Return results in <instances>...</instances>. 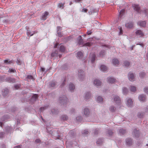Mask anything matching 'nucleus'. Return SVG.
Returning <instances> with one entry per match:
<instances>
[{"mask_svg":"<svg viewBox=\"0 0 148 148\" xmlns=\"http://www.w3.org/2000/svg\"><path fill=\"white\" fill-rule=\"evenodd\" d=\"M123 64L124 66L127 67H129L130 65V62L127 60L124 61L123 63Z\"/></svg>","mask_w":148,"mask_h":148,"instance_id":"obj_39","label":"nucleus"},{"mask_svg":"<svg viewBox=\"0 0 148 148\" xmlns=\"http://www.w3.org/2000/svg\"><path fill=\"white\" fill-rule=\"evenodd\" d=\"M5 133L4 132H0V138H3L5 136Z\"/></svg>","mask_w":148,"mask_h":148,"instance_id":"obj_50","label":"nucleus"},{"mask_svg":"<svg viewBox=\"0 0 148 148\" xmlns=\"http://www.w3.org/2000/svg\"><path fill=\"white\" fill-rule=\"evenodd\" d=\"M20 86H21V85H20V84H19V85H17V84L15 85L14 86V88H15L16 89H18L20 87Z\"/></svg>","mask_w":148,"mask_h":148,"instance_id":"obj_62","label":"nucleus"},{"mask_svg":"<svg viewBox=\"0 0 148 148\" xmlns=\"http://www.w3.org/2000/svg\"><path fill=\"white\" fill-rule=\"evenodd\" d=\"M140 101H145L146 100V96L144 95H140L138 97Z\"/></svg>","mask_w":148,"mask_h":148,"instance_id":"obj_25","label":"nucleus"},{"mask_svg":"<svg viewBox=\"0 0 148 148\" xmlns=\"http://www.w3.org/2000/svg\"><path fill=\"white\" fill-rule=\"evenodd\" d=\"M69 134L70 136L71 137H73L75 135V133L73 130H71Z\"/></svg>","mask_w":148,"mask_h":148,"instance_id":"obj_44","label":"nucleus"},{"mask_svg":"<svg viewBox=\"0 0 148 148\" xmlns=\"http://www.w3.org/2000/svg\"><path fill=\"white\" fill-rule=\"evenodd\" d=\"M116 81V78L112 77H109L107 78V82L109 83L114 84Z\"/></svg>","mask_w":148,"mask_h":148,"instance_id":"obj_10","label":"nucleus"},{"mask_svg":"<svg viewBox=\"0 0 148 148\" xmlns=\"http://www.w3.org/2000/svg\"><path fill=\"white\" fill-rule=\"evenodd\" d=\"M65 3V2H64L63 3L62 2L59 3L58 4V7L61 9H63L64 8V5Z\"/></svg>","mask_w":148,"mask_h":148,"instance_id":"obj_35","label":"nucleus"},{"mask_svg":"<svg viewBox=\"0 0 148 148\" xmlns=\"http://www.w3.org/2000/svg\"><path fill=\"white\" fill-rule=\"evenodd\" d=\"M145 113L143 112H139L138 113L137 116L139 118H142L144 116Z\"/></svg>","mask_w":148,"mask_h":148,"instance_id":"obj_38","label":"nucleus"},{"mask_svg":"<svg viewBox=\"0 0 148 148\" xmlns=\"http://www.w3.org/2000/svg\"><path fill=\"white\" fill-rule=\"evenodd\" d=\"M77 57L79 59L82 60L83 58V54L81 51H78L77 53Z\"/></svg>","mask_w":148,"mask_h":148,"instance_id":"obj_16","label":"nucleus"},{"mask_svg":"<svg viewBox=\"0 0 148 148\" xmlns=\"http://www.w3.org/2000/svg\"><path fill=\"white\" fill-rule=\"evenodd\" d=\"M139 77L142 78H143L146 75V73L144 72H141L139 73Z\"/></svg>","mask_w":148,"mask_h":148,"instance_id":"obj_36","label":"nucleus"},{"mask_svg":"<svg viewBox=\"0 0 148 148\" xmlns=\"http://www.w3.org/2000/svg\"><path fill=\"white\" fill-rule=\"evenodd\" d=\"M83 113L84 115L86 117H88L90 114V111L89 109L87 108H85L84 110Z\"/></svg>","mask_w":148,"mask_h":148,"instance_id":"obj_14","label":"nucleus"},{"mask_svg":"<svg viewBox=\"0 0 148 148\" xmlns=\"http://www.w3.org/2000/svg\"><path fill=\"white\" fill-rule=\"evenodd\" d=\"M5 132L7 134L11 133L12 131V128L10 126H7L5 128Z\"/></svg>","mask_w":148,"mask_h":148,"instance_id":"obj_15","label":"nucleus"},{"mask_svg":"<svg viewBox=\"0 0 148 148\" xmlns=\"http://www.w3.org/2000/svg\"><path fill=\"white\" fill-rule=\"evenodd\" d=\"M119 29L120 30V32L119 33V35H120L123 34V30L121 27H120Z\"/></svg>","mask_w":148,"mask_h":148,"instance_id":"obj_63","label":"nucleus"},{"mask_svg":"<svg viewBox=\"0 0 148 148\" xmlns=\"http://www.w3.org/2000/svg\"><path fill=\"white\" fill-rule=\"evenodd\" d=\"M103 98L99 96L97 98V101L99 103H102L103 101Z\"/></svg>","mask_w":148,"mask_h":148,"instance_id":"obj_41","label":"nucleus"},{"mask_svg":"<svg viewBox=\"0 0 148 148\" xmlns=\"http://www.w3.org/2000/svg\"><path fill=\"white\" fill-rule=\"evenodd\" d=\"M119 132L121 135H123L126 133V130L123 128L120 129L119 130Z\"/></svg>","mask_w":148,"mask_h":148,"instance_id":"obj_29","label":"nucleus"},{"mask_svg":"<svg viewBox=\"0 0 148 148\" xmlns=\"http://www.w3.org/2000/svg\"><path fill=\"white\" fill-rule=\"evenodd\" d=\"M58 49H56V50H55L54 51L53 50L52 53L51 54V56L52 57L56 56L58 55Z\"/></svg>","mask_w":148,"mask_h":148,"instance_id":"obj_20","label":"nucleus"},{"mask_svg":"<svg viewBox=\"0 0 148 148\" xmlns=\"http://www.w3.org/2000/svg\"><path fill=\"white\" fill-rule=\"evenodd\" d=\"M108 134L109 136H112L113 135V132L112 130H109L108 131Z\"/></svg>","mask_w":148,"mask_h":148,"instance_id":"obj_54","label":"nucleus"},{"mask_svg":"<svg viewBox=\"0 0 148 148\" xmlns=\"http://www.w3.org/2000/svg\"><path fill=\"white\" fill-rule=\"evenodd\" d=\"M91 96V94L90 92H87L85 94V99L86 100H87L88 99H89L90 97Z\"/></svg>","mask_w":148,"mask_h":148,"instance_id":"obj_32","label":"nucleus"},{"mask_svg":"<svg viewBox=\"0 0 148 148\" xmlns=\"http://www.w3.org/2000/svg\"><path fill=\"white\" fill-rule=\"evenodd\" d=\"M106 53V52L105 50H101L99 53V56L100 57H103Z\"/></svg>","mask_w":148,"mask_h":148,"instance_id":"obj_31","label":"nucleus"},{"mask_svg":"<svg viewBox=\"0 0 148 148\" xmlns=\"http://www.w3.org/2000/svg\"><path fill=\"white\" fill-rule=\"evenodd\" d=\"M79 79L83 81L85 78V75L84 71L82 69H79L77 74Z\"/></svg>","mask_w":148,"mask_h":148,"instance_id":"obj_2","label":"nucleus"},{"mask_svg":"<svg viewBox=\"0 0 148 148\" xmlns=\"http://www.w3.org/2000/svg\"><path fill=\"white\" fill-rule=\"evenodd\" d=\"M126 143L127 145L131 146L133 143V140L131 138H127L126 139Z\"/></svg>","mask_w":148,"mask_h":148,"instance_id":"obj_12","label":"nucleus"},{"mask_svg":"<svg viewBox=\"0 0 148 148\" xmlns=\"http://www.w3.org/2000/svg\"><path fill=\"white\" fill-rule=\"evenodd\" d=\"M26 78L30 79H34L32 75H27Z\"/></svg>","mask_w":148,"mask_h":148,"instance_id":"obj_57","label":"nucleus"},{"mask_svg":"<svg viewBox=\"0 0 148 148\" xmlns=\"http://www.w3.org/2000/svg\"><path fill=\"white\" fill-rule=\"evenodd\" d=\"M6 81L9 82L11 83H14L16 82V79L14 78L11 77H8L5 79Z\"/></svg>","mask_w":148,"mask_h":148,"instance_id":"obj_13","label":"nucleus"},{"mask_svg":"<svg viewBox=\"0 0 148 148\" xmlns=\"http://www.w3.org/2000/svg\"><path fill=\"white\" fill-rule=\"evenodd\" d=\"M8 72L9 73H14L16 72V71L15 69L13 68H10Z\"/></svg>","mask_w":148,"mask_h":148,"instance_id":"obj_46","label":"nucleus"},{"mask_svg":"<svg viewBox=\"0 0 148 148\" xmlns=\"http://www.w3.org/2000/svg\"><path fill=\"white\" fill-rule=\"evenodd\" d=\"M9 92V89L7 88H5L2 90V94L3 96L5 97L8 95Z\"/></svg>","mask_w":148,"mask_h":148,"instance_id":"obj_9","label":"nucleus"},{"mask_svg":"<svg viewBox=\"0 0 148 148\" xmlns=\"http://www.w3.org/2000/svg\"><path fill=\"white\" fill-rule=\"evenodd\" d=\"M136 88L134 86H131L130 90L132 92H135L136 91Z\"/></svg>","mask_w":148,"mask_h":148,"instance_id":"obj_48","label":"nucleus"},{"mask_svg":"<svg viewBox=\"0 0 148 148\" xmlns=\"http://www.w3.org/2000/svg\"><path fill=\"white\" fill-rule=\"evenodd\" d=\"M51 112L53 114H57L59 113L58 109H53L51 110Z\"/></svg>","mask_w":148,"mask_h":148,"instance_id":"obj_33","label":"nucleus"},{"mask_svg":"<svg viewBox=\"0 0 148 148\" xmlns=\"http://www.w3.org/2000/svg\"><path fill=\"white\" fill-rule=\"evenodd\" d=\"M47 132L51 135L54 136V139L55 140H61L60 136L58 134V131L51 129V128L47 127L46 128Z\"/></svg>","mask_w":148,"mask_h":148,"instance_id":"obj_1","label":"nucleus"},{"mask_svg":"<svg viewBox=\"0 0 148 148\" xmlns=\"http://www.w3.org/2000/svg\"><path fill=\"white\" fill-rule=\"evenodd\" d=\"M88 133V131L87 130H84L82 133V134L84 136H86Z\"/></svg>","mask_w":148,"mask_h":148,"instance_id":"obj_55","label":"nucleus"},{"mask_svg":"<svg viewBox=\"0 0 148 148\" xmlns=\"http://www.w3.org/2000/svg\"><path fill=\"white\" fill-rule=\"evenodd\" d=\"M112 62L113 65L115 66H118L120 64L119 61L116 58L113 59L112 60Z\"/></svg>","mask_w":148,"mask_h":148,"instance_id":"obj_21","label":"nucleus"},{"mask_svg":"<svg viewBox=\"0 0 148 148\" xmlns=\"http://www.w3.org/2000/svg\"><path fill=\"white\" fill-rule=\"evenodd\" d=\"M17 64L18 65H21V60L18 58L16 61Z\"/></svg>","mask_w":148,"mask_h":148,"instance_id":"obj_56","label":"nucleus"},{"mask_svg":"<svg viewBox=\"0 0 148 148\" xmlns=\"http://www.w3.org/2000/svg\"><path fill=\"white\" fill-rule=\"evenodd\" d=\"M132 7L133 8L134 10L138 13H141L140 7L139 4H132Z\"/></svg>","mask_w":148,"mask_h":148,"instance_id":"obj_5","label":"nucleus"},{"mask_svg":"<svg viewBox=\"0 0 148 148\" xmlns=\"http://www.w3.org/2000/svg\"><path fill=\"white\" fill-rule=\"evenodd\" d=\"M96 55L95 54H93L92 56L91 59V62L92 63H93L94 62L96 58Z\"/></svg>","mask_w":148,"mask_h":148,"instance_id":"obj_42","label":"nucleus"},{"mask_svg":"<svg viewBox=\"0 0 148 148\" xmlns=\"http://www.w3.org/2000/svg\"><path fill=\"white\" fill-rule=\"evenodd\" d=\"M99 132V130L97 128H96L94 130V135H97Z\"/></svg>","mask_w":148,"mask_h":148,"instance_id":"obj_51","label":"nucleus"},{"mask_svg":"<svg viewBox=\"0 0 148 148\" xmlns=\"http://www.w3.org/2000/svg\"><path fill=\"white\" fill-rule=\"evenodd\" d=\"M148 10L147 9H145L143 10V12L145 14L147 15L148 14Z\"/></svg>","mask_w":148,"mask_h":148,"instance_id":"obj_61","label":"nucleus"},{"mask_svg":"<svg viewBox=\"0 0 148 148\" xmlns=\"http://www.w3.org/2000/svg\"><path fill=\"white\" fill-rule=\"evenodd\" d=\"M136 35L140 36V37L143 36H144V34L143 33L142 31L140 30H138L135 32Z\"/></svg>","mask_w":148,"mask_h":148,"instance_id":"obj_22","label":"nucleus"},{"mask_svg":"<svg viewBox=\"0 0 148 148\" xmlns=\"http://www.w3.org/2000/svg\"><path fill=\"white\" fill-rule=\"evenodd\" d=\"M92 45V43L91 42H87L84 43L83 45V46H87L88 47H90Z\"/></svg>","mask_w":148,"mask_h":148,"instance_id":"obj_47","label":"nucleus"},{"mask_svg":"<svg viewBox=\"0 0 148 148\" xmlns=\"http://www.w3.org/2000/svg\"><path fill=\"white\" fill-rule=\"evenodd\" d=\"M82 116H77L76 118V120L77 121L80 122L82 121Z\"/></svg>","mask_w":148,"mask_h":148,"instance_id":"obj_52","label":"nucleus"},{"mask_svg":"<svg viewBox=\"0 0 148 148\" xmlns=\"http://www.w3.org/2000/svg\"><path fill=\"white\" fill-rule=\"evenodd\" d=\"M103 141V138H100L97 140V141L96 142V143L98 145L100 146L102 145Z\"/></svg>","mask_w":148,"mask_h":148,"instance_id":"obj_27","label":"nucleus"},{"mask_svg":"<svg viewBox=\"0 0 148 148\" xmlns=\"http://www.w3.org/2000/svg\"><path fill=\"white\" fill-rule=\"evenodd\" d=\"M65 82H66V79H64V81H63V82L61 84V85L60 86V87H63V86H65Z\"/></svg>","mask_w":148,"mask_h":148,"instance_id":"obj_59","label":"nucleus"},{"mask_svg":"<svg viewBox=\"0 0 148 148\" xmlns=\"http://www.w3.org/2000/svg\"><path fill=\"white\" fill-rule=\"evenodd\" d=\"M26 29L27 30V34L28 36L30 34H31V32L29 30V28L28 26H26Z\"/></svg>","mask_w":148,"mask_h":148,"instance_id":"obj_53","label":"nucleus"},{"mask_svg":"<svg viewBox=\"0 0 148 148\" xmlns=\"http://www.w3.org/2000/svg\"><path fill=\"white\" fill-rule=\"evenodd\" d=\"M49 14V13L47 12H45L41 17V19L42 20H45L47 18V16Z\"/></svg>","mask_w":148,"mask_h":148,"instance_id":"obj_23","label":"nucleus"},{"mask_svg":"<svg viewBox=\"0 0 148 148\" xmlns=\"http://www.w3.org/2000/svg\"><path fill=\"white\" fill-rule=\"evenodd\" d=\"M123 92L124 94L126 95L128 92L127 89L125 87L123 88Z\"/></svg>","mask_w":148,"mask_h":148,"instance_id":"obj_43","label":"nucleus"},{"mask_svg":"<svg viewBox=\"0 0 148 148\" xmlns=\"http://www.w3.org/2000/svg\"><path fill=\"white\" fill-rule=\"evenodd\" d=\"M78 44L79 45H84V41L82 38L81 36H79L78 37Z\"/></svg>","mask_w":148,"mask_h":148,"instance_id":"obj_19","label":"nucleus"},{"mask_svg":"<svg viewBox=\"0 0 148 148\" xmlns=\"http://www.w3.org/2000/svg\"><path fill=\"white\" fill-rule=\"evenodd\" d=\"M94 84L97 86H99L101 85V82L99 79H95L93 82Z\"/></svg>","mask_w":148,"mask_h":148,"instance_id":"obj_17","label":"nucleus"},{"mask_svg":"<svg viewBox=\"0 0 148 148\" xmlns=\"http://www.w3.org/2000/svg\"><path fill=\"white\" fill-rule=\"evenodd\" d=\"M38 95L37 94H34L29 99L30 103L33 104L38 99Z\"/></svg>","mask_w":148,"mask_h":148,"instance_id":"obj_3","label":"nucleus"},{"mask_svg":"<svg viewBox=\"0 0 148 148\" xmlns=\"http://www.w3.org/2000/svg\"><path fill=\"white\" fill-rule=\"evenodd\" d=\"M69 89L71 92H73L75 88V85L72 83H70L69 86Z\"/></svg>","mask_w":148,"mask_h":148,"instance_id":"obj_18","label":"nucleus"},{"mask_svg":"<svg viewBox=\"0 0 148 148\" xmlns=\"http://www.w3.org/2000/svg\"><path fill=\"white\" fill-rule=\"evenodd\" d=\"M13 60H11L9 61L8 60H4V63L6 64H10L14 62Z\"/></svg>","mask_w":148,"mask_h":148,"instance_id":"obj_45","label":"nucleus"},{"mask_svg":"<svg viewBox=\"0 0 148 148\" xmlns=\"http://www.w3.org/2000/svg\"><path fill=\"white\" fill-rule=\"evenodd\" d=\"M145 92L148 94V87H146L144 89Z\"/></svg>","mask_w":148,"mask_h":148,"instance_id":"obj_64","label":"nucleus"},{"mask_svg":"<svg viewBox=\"0 0 148 148\" xmlns=\"http://www.w3.org/2000/svg\"><path fill=\"white\" fill-rule=\"evenodd\" d=\"M59 51L61 52H64L65 51V48L63 45H61L59 48Z\"/></svg>","mask_w":148,"mask_h":148,"instance_id":"obj_37","label":"nucleus"},{"mask_svg":"<svg viewBox=\"0 0 148 148\" xmlns=\"http://www.w3.org/2000/svg\"><path fill=\"white\" fill-rule=\"evenodd\" d=\"M56 82H49V86L50 87H54L56 86Z\"/></svg>","mask_w":148,"mask_h":148,"instance_id":"obj_40","label":"nucleus"},{"mask_svg":"<svg viewBox=\"0 0 148 148\" xmlns=\"http://www.w3.org/2000/svg\"><path fill=\"white\" fill-rule=\"evenodd\" d=\"M59 100L61 105H64L67 102L68 99L66 97L64 96V97H60Z\"/></svg>","mask_w":148,"mask_h":148,"instance_id":"obj_4","label":"nucleus"},{"mask_svg":"<svg viewBox=\"0 0 148 148\" xmlns=\"http://www.w3.org/2000/svg\"><path fill=\"white\" fill-rule=\"evenodd\" d=\"M132 99H129L127 100V103L128 106L131 107L132 105Z\"/></svg>","mask_w":148,"mask_h":148,"instance_id":"obj_34","label":"nucleus"},{"mask_svg":"<svg viewBox=\"0 0 148 148\" xmlns=\"http://www.w3.org/2000/svg\"><path fill=\"white\" fill-rule=\"evenodd\" d=\"M134 24L133 22H131L125 24V26L128 28H132Z\"/></svg>","mask_w":148,"mask_h":148,"instance_id":"obj_24","label":"nucleus"},{"mask_svg":"<svg viewBox=\"0 0 148 148\" xmlns=\"http://www.w3.org/2000/svg\"><path fill=\"white\" fill-rule=\"evenodd\" d=\"M129 79L131 81H134L135 80V75L133 73L131 72L129 73L128 75Z\"/></svg>","mask_w":148,"mask_h":148,"instance_id":"obj_8","label":"nucleus"},{"mask_svg":"<svg viewBox=\"0 0 148 148\" xmlns=\"http://www.w3.org/2000/svg\"><path fill=\"white\" fill-rule=\"evenodd\" d=\"M116 109V108L114 106H111L109 108V110L111 112H114Z\"/></svg>","mask_w":148,"mask_h":148,"instance_id":"obj_30","label":"nucleus"},{"mask_svg":"<svg viewBox=\"0 0 148 148\" xmlns=\"http://www.w3.org/2000/svg\"><path fill=\"white\" fill-rule=\"evenodd\" d=\"M68 119V117L67 115L66 114H63L61 115L60 116V119L64 121H67Z\"/></svg>","mask_w":148,"mask_h":148,"instance_id":"obj_26","label":"nucleus"},{"mask_svg":"<svg viewBox=\"0 0 148 148\" xmlns=\"http://www.w3.org/2000/svg\"><path fill=\"white\" fill-rule=\"evenodd\" d=\"M137 23L140 27H145L146 26V22L145 21H139Z\"/></svg>","mask_w":148,"mask_h":148,"instance_id":"obj_11","label":"nucleus"},{"mask_svg":"<svg viewBox=\"0 0 148 148\" xmlns=\"http://www.w3.org/2000/svg\"><path fill=\"white\" fill-rule=\"evenodd\" d=\"M100 69L103 72L106 71L108 70L107 67L104 65H101L100 67Z\"/></svg>","mask_w":148,"mask_h":148,"instance_id":"obj_28","label":"nucleus"},{"mask_svg":"<svg viewBox=\"0 0 148 148\" xmlns=\"http://www.w3.org/2000/svg\"><path fill=\"white\" fill-rule=\"evenodd\" d=\"M132 134L136 138H138L140 136V132L136 128L134 129L133 131Z\"/></svg>","mask_w":148,"mask_h":148,"instance_id":"obj_7","label":"nucleus"},{"mask_svg":"<svg viewBox=\"0 0 148 148\" xmlns=\"http://www.w3.org/2000/svg\"><path fill=\"white\" fill-rule=\"evenodd\" d=\"M114 101L118 106H120L121 104V99L117 95H115L114 97Z\"/></svg>","mask_w":148,"mask_h":148,"instance_id":"obj_6","label":"nucleus"},{"mask_svg":"<svg viewBox=\"0 0 148 148\" xmlns=\"http://www.w3.org/2000/svg\"><path fill=\"white\" fill-rule=\"evenodd\" d=\"M125 12V9H123L121 10L119 12V16L121 17L123 14Z\"/></svg>","mask_w":148,"mask_h":148,"instance_id":"obj_49","label":"nucleus"},{"mask_svg":"<svg viewBox=\"0 0 148 148\" xmlns=\"http://www.w3.org/2000/svg\"><path fill=\"white\" fill-rule=\"evenodd\" d=\"M48 106H47L44 107H42L40 108V110L41 112L45 110L48 107Z\"/></svg>","mask_w":148,"mask_h":148,"instance_id":"obj_58","label":"nucleus"},{"mask_svg":"<svg viewBox=\"0 0 148 148\" xmlns=\"http://www.w3.org/2000/svg\"><path fill=\"white\" fill-rule=\"evenodd\" d=\"M58 36L60 37H61L62 36V34L61 32H57Z\"/></svg>","mask_w":148,"mask_h":148,"instance_id":"obj_60","label":"nucleus"}]
</instances>
